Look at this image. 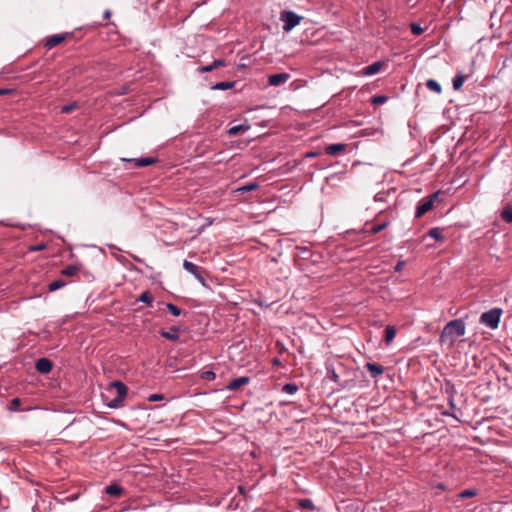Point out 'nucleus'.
Masks as SVG:
<instances>
[{
	"label": "nucleus",
	"mask_w": 512,
	"mask_h": 512,
	"mask_svg": "<svg viewBox=\"0 0 512 512\" xmlns=\"http://www.w3.org/2000/svg\"><path fill=\"white\" fill-rule=\"evenodd\" d=\"M116 391L117 395L107 401V406L112 409H117L123 406L124 399L127 395V387L120 381H114L107 389V393Z\"/></svg>",
	"instance_id": "f257e3e1"
},
{
	"label": "nucleus",
	"mask_w": 512,
	"mask_h": 512,
	"mask_svg": "<svg viewBox=\"0 0 512 512\" xmlns=\"http://www.w3.org/2000/svg\"><path fill=\"white\" fill-rule=\"evenodd\" d=\"M465 334V323L461 319H455L448 322L442 332H441V341H445L448 338L452 337H460Z\"/></svg>",
	"instance_id": "f03ea898"
},
{
	"label": "nucleus",
	"mask_w": 512,
	"mask_h": 512,
	"mask_svg": "<svg viewBox=\"0 0 512 512\" xmlns=\"http://www.w3.org/2000/svg\"><path fill=\"white\" fill-rule=\"evenodd\" d=\"M501 315L502 309L492 308L489 311H486L481 314L480 323L489 327L490 329H496L498 328Z\"/></svg>",
	"instance_id": "7ed1b4c3"
},
{
	"label": "nucleus",
	"mask_w": 512,
	"mask_h": 512,
	"mask_svg": "<svg viewBox=\"0 0 512 512\" xmlns=\"http://www.w3.org/2000/svg\"><path fill=\"white\" fill-rule=\"evenodd\" d=\"M302 19V16L290 10H283L280 13V21L283 22L282 28L284 32H290L293 30L297 25L300 24Z\"/></svg>",
	"instance_id": "20e7f679"
},
{
	"label": "nucleus",
	"mask_w": 512,
	"mask_h": 512,
	"mask_svg": "<svg viewBox=\"0 0 512 512\" xmlns=\"http://www.w3.org/2000/svg\"><path fill=\"white\" fill-rule=\"evenodd\" d=\"M439 194L440 192L437 191L432 193L428 197L421 199L416 207L415 217L421 218L424 214L430 211L433 208L435 200L439 198Z\"/></svg>",
	"instance_id": "39448f33"
},
{
	"label": "nucleus",
	"mask_w": 512,
	"mask_h": 512,
	"mask_svg": "<svg viewBox=\"0 0 512 512\" xmlns=\"http://www.w3.org/2000/svg\"><path fill=\"white\" fill-rule=\"evenodd\" d=\"M183 268L188 273L192 274L203 286H205V278L203 277V269L194 263L184 260L183 262Z\"/></svg>",
	"instance_id": "423d86ee"
},
{
	"label": "nucleus",
	"mask_w": 512,
	"mask_h": 512,
	"mask_svg": "<svg viewBox=\"0 0 512 512\" xmlns=\"http://www.w3.org/2000/svg\"><path fill=\"white\" fill-rule=\"evenodd\" d=\"M383 66L382 61H376L367 67H363L357 71H354L355 76H372L377 74Z\"/></svg>",
	"instance_id": "0eeeda50"
},
{
	"label": "nucleus",
	"mask_w": 512,
	"mask_h": 512,
	"mask_svg": "<svg viewBox=\"0 0 512 512\" xmlns=\"http://www.w3.org/2000/svg\"><path fill=\"white\" fill-rule=\"evenodd\" d=\"M290 79V75L288 73H277L270 75L268 77V84L270 86H280L284 83H286Z\"/></svg>",
	"instance_id": "6e6552de"
},
{
	"label": "nucleus",
	"mask_w": 512,
	"mask_h": 512,
	"mask_svg": "<svg viewBox=\"0 0 512 512\" xmlns=\"http://www.w3.org/2000/svg\"><path fill=\"white\" fill-rule=\"evenodd\" d=\"M122 161L133 162L136 167H145L155 164L158 159L156 157H142V158H122Z\"/></svg>",
	"instance_id": "1a4fd4ad"
},
{
	"label": "nucleus",
	"mask_w": 512,
	"mask_h": 512,
	"mask_svg": "<svg viewBox=\"0 0 512 512\" xmlns=\"http://www.w3.org/2000/svg\"><path fill=\"white\" fill-rule=\"evenodd\" d=\"M53 364L48 358H39L35 363L38 372L46 374L52 370Z\"/></svg>",
	"instance_id": "9d476101"
},
{
	"label": "nucleus",
	"mask_w": 512,
	"mask_h": 512,
	"mask_svg": "<svg viewBox=\"0 0 512 512\" xmlns=\"http://www.w3.org/2000/svg\"><path fill=\"white\" fill-rule=\"evenodd\" d=\"M249 382H250V378L247 376L238 377V378H235L232 381H230L229 384L226 386V389L231 390V391L237 390L241 386L246 385Z\"/></svg>",
	"instance_id": "9b49d317"
},
{
	"label": "nucleus",
	"mask_w": 512,
	"mask_h": 512,
	"mask_svg": "<svg viewBox=\"0 0 512 512\" xmlns=\"http://www.w3.org/2000/svg\"><path fill=\"white\" fill-rule=\"evenodd\" d=\"M179 330L180 328L177 326H173L169 331L161 330L160 335L170 341H178L179 340Z\"/></svg>",
	"instance_id": "f8f14e48"
},
{
	"label": "nucleus",
	"mask_w": 512,
	"mask_h": 512,
	"mask_svg": "<svg viewBox=\"0 0 512 512\" xmlns=\"http://www.w3.org/2000/svg\"><path fill=\"white\" fill-rule=\"evenodd\" d=\"M365 367L370 372V374L373 378H377L379 375L383 374V372H384L383 367L376 363L368 362V363H366Z\"/></svg>",
	"instance_id": "ddd939ff"
},
{
	"label": "nucleus",
	"mask_w": 512,
	"mask_h": 512,
	"mask_svg": "<svg viewBox=\"0 0 512 512\" xmlns=\"http://www.w3.org/2000/svg\"><path fill=\"white\" fill-rule=\"evenodd\" d=\"M65 39L64 35L55 34L47 38L45 42V47L51 49L56 45L60 44Z\"/></svg>",
	"instance_id": "4468645a"
},
{
	"label": "nucleus",
	"mask_w": 512,
	"mask_h": 512,
	"mask_svg": "<svg viewBox=\"0 0 512 512\" xmlns=\"http://www.w3.org/2000/svg\"><path fill=\"white\" fill-rule=\"evenodd\" d=\"M123 492V488L117 484L113 483L106 487V493L113 497H119Z\"/></svg>",
	"instance_id": "2eb2a0df"
},
{
	"label": "nucleus",
	"mask_w": 512,
	"mask_h": 512,
	"mask_svg": "<svg viewBox=\"0 0 512 512\" xmlns=\"http://www.w3.org/2000/svg\"><path fill=\"white\" fill-rule=\"evenodd\" d=\"M396 332L397 331H396V328L394 326H392V325H387L386 326V328H385V343L387 345H389L393 341V339H394V337L396 335Z\"/></svg>",
	"instance_id": "dca6fc26"
},
{
	"label": "nucleus",
	"mask_w": 512,
	"mask_h": 512,
	"mask_svg": "<svg viewBox=\"0 0 512 512\" xmlns=\"http://www.w3.org/2000/svg\"><path fill=\"white\" fill-rule=\"evenodd\" d=\"M234 86H235L234 81H223V82L215 83L211 87V89H213V90H229V89H232Z\"/></svg>",
	"instance_id": "f3484780"
},
{
	"label": "nucleus",
	"mask_w": 512,
	"mask_h": 512,
	"mask_svg": "<svg viewBox=\"0 0 512 512\" xmlns=\"http://www.w3.org/2000/svg\"><path fill=\"white\" fill-rule=\"evenodd\" d=\"M442 231H443V229H442V228H440V227H434V228H431V229L428 231L427 235H428L429 237H431V238H433V239L437 240V241L442 242V241H444V237L442 236Z\"/></svg>",
	"instance_id": "a211bd4d"
},
{
	"label": "nucleus",
	"mask_w": 512,
	"mask_h": 512,
	"mask_svg": "<svg viewBox=\"0 0 512 512\" xmlns=\"http://www.w3.org/2000/svg\"><path fill=\"white\" fill-rule=\"evenodd\" d=\"M345 146H346L345 144H341V143L329 145L328 147H326V154L335 155L338 152L344 150Z\"/></svg>",
	"instance_id": "6ab92c4d"
},
{
	"label": "nucleus",
	"mask_w": 512,
	"mask_h": 512,
	"mask_svg": "<svg viewBox=\"0 0 512 512\" xmlns=\"http://www.w3.org/2000/svg\"><path fill=\"white\" fill-rule=\"evenodd\" d=\"M465 76L462 73H458L454 76L452 80V86L454 90H459L465 81Z\"/></svg>",
	"instance_id": "aec40b11"
},
{
	"label": "nucleus",
	"mask_w": 512,
	"mask_h": 512,
	"mask_svg": "<svg viewBox=\"0 0 512 512\" xmlns=\"http://www.w3.org/2000/svg\"><path fill=\"white\" fill-rule=\"evenodd\" d=\"M78 271L79 267L77 265L71 264L63 268L61 274L67 277H71L74 276Z\"/></svg>",
	"instance_id": "412c9836"
},
{
	"label": "nucleus",
	"mask_w": 512,
	"mask_h": 512,
	"mask_svg": "<svg viewBox=\"0 0 512 512\" xmlns=\"http://www.w3.org/2000/svg\"><path fill=\"white\" fill-rule=\"evenodd\" d=\"M426 87L429 90H431L435 93H438V94L441 93V91H442L441 85L434 79L427 80Z\"/></svg>",
	"instance_id": "4be33fe9"
},
{
	"label": "nucleus",
	"mask_w": 512,
	"mask_h": 512,
	"mask_svg": "<svg viewBox=\"0 0 512 512\" xmlns=\"http://www.w3.org/2000/svg\"><path fill=\"white\" fill-rule=\"evenodd\" d=\"M259 187V184L256 182H251L246 185H243L237 189L238 192L247 193L256 190Z\"/></svg>",
	"instance_id": "5701e85b"
},
{
	"label": "nucleus",
	"mask_w": 512,
	"mask_h": 512,
	"mask_svg": "<svg viewBox=\"0 0 512 512\" xmlns=\"http://www.w3.org/2000/svg\"><path fill=\"white\" fill-rule=\"evenodd\" d=\"M138 301L143 302V303L147 304L148 306L152 307L153 297L148 291H144L139 296Z\"/></svg>",
	"instance_id": "b1692460"
},
{
	"label": "nucleus",
	"mask_w": 512,
	"mask_h": 512,
	"mask_svg": "<svg viewBox=\"0 0 512 512\" xmlns=\"http://www.w3.org/2000/svg\"><path fill=\"white\" fill-rule=\"evenodd\" d=\"M299 507L302 509L315 510V505L311 499L304 498L299 501Z\"/></svg>",
	"instance_id": "393cba45"
},
{
	"label": "nucleus",
	"mask_w": 512,
	"mask_h": 512,
	"mask_svg": "<svg viewBox=\"0 0 512 512\" xmlns=\"http://www.w3.org/2000/svg\"><path fill=\"white\" fill-rule=\"evenodd\" d=\"M502 219L507 223H512V206H506L501 212Z\"/></svg>",
	"instance_id": "a878e982"
},
{
	"label": "nucleus",
	"mask_w": 512,
	"mask_h": 512,
	"mask_svg": "<svg viewBox=\"0 0 512 512\" xmlns=\"http://www.w3.org/2000/svg\"><path fill=\"white\" fill-rule=\"evenodd\" d=\"M388 225H389V221H384V222L379 223V224H373V225L370 226L369 231L372 234H376V233L382 231L383 229H385Z\"/></svg>",
	"instance_id": "bb28decb"
},
{
	"label": "nucleus",
	"mask_w": 512,
	"mask_h": 512,
	"mask_svg": "<svg viewBox=\"0 0 512 512\" xmlns=\"http://www.w3.org/2000/svg\"><path fill=\"white\" fill-rule=\"evenodd\" d=\"M297 391H298V386L294 383H287V384L283 385V387H282V392L289 394V395H292V394L296 393Z\"/></svg>",
	"instance_id": "cd10ccee"
},
{
	"label": "nucleus",
	"mask_w": 512,
	"mask_h": 512,
	"mask_svg": "<svg viewBox=\"0 0 512 512\" xmlns=\"http://www.w3.org/2000/svg\"><path fill=\"white\" fill-rule=\"evenodd\" d=\"M65 285H66V283L63 280L57 279V280H54L51 283H49L48 289H49V291H56V290L64 287Z\"/></svg>",
	"instance_id": "c85d7f7f"
},
{
	"label": "nucleus",
	"mask_w": 512,
	"mask_h": 512,
	"mask_svg": "<svg viewBox=\"0 0 512 512\" xmlns=\"http://www.w3.org/2000/svg\"><path fill=\"white\" fill-rule=\"evenodd\" d=\"M166 308L173 316L177 317L181 315V309L173 303H166Z\"/></svg>",
	"instance_id": "c756f323"
},
{
	"label": "nucleus",
	"mask_w": 512,
	"mask_h": 512,
	"mask_svg": "<svg viewBox=\"0 0 512 512\" xmlns=\"http://www.w3.org/2000/svg\"><path fill=\"white\" fill-rule=\"evenodd\" d=\"M411 33L415 36H419L424 32V29L421 27L418 23H411L410 24Z\"/></svg>",
	"instance_id": "7c9ffc66"
},
{
	"label": "nucleus",
	"mask_w": 512,
	"mask_h": 512,
	"mask_svg": "<svg viewBox=\"0 0 512 512\" xmlns=\"http://www.w3.org/2000/svg\"><path fill=\"white\" fill-rule=\"evenodd\" d=\"M388 97L385 95H376L371 98V102L374 105L384 104L387 102Z\"/></svg>",
	"instance_id": "2f4dec72"
},
{
	"label": "nucleus",
	"mask_w": 512,
	"mask_h": 512,
	"mask_svg": "<svg viewBox=\"0 0 512 512\" xmlns=\"http://www.w3.org/2000/svg\"><path fill=\"white\" fill-rule=\"evenodd\" d=\"M201 378L206 381H212L216 378V374L212 370L203 371Z\"/></svg>",
	"instance_id": "473e14b6"
},
{
	"label": "nucleus",
	"mask_w": 512,
	"mask_h": 512,
	"mask_svg": "<svg viewBox=\"0 0 512 512\" xmlns=\"http://www.w3.org/2000/svg\"><path fill=\"white\" fill-rule=\"evenodd\" d=\"M21 405V401L19 398H13L10 402L9 409L11 411L18 410L19 406Z\"/></svg>",
	"instance_id": "72a5a7b5"
},
{
	"label": "nucleus",
	"mask_w": 512,
	"mask_h": 512,
	"mask_svg": "<svg viewBox=\"0 0 512 512\" xmlns=\"http://www.w3.org/2000/svg\"><path fill=\"white\" fill-rule=\"evenodd\" d=\"M475 495H476V491L475 490L466 489V490L462 491L459 496L461 498H468V497H473Z\"/></svg>",
	"instance_id": "f704fd0d"
},
{
	"label": "nucleus",
	"mask_w": 512,
	"mask_h": 512,
	"mask_svg": "<svg viewBox=\"0 0 512 512\" xmlns=\"http://www.w3.org/2000/svg\"><path fill=\"white\" fill-rule=\"evenodd\" d=\"M224 66H226V61L223 60V59H215L212 62L213 70L216 69V68H219V67H224Z\"/></svg>",
	"instance_id": "c9c22d12"
},
{
	"label": "nucleus",
	"mask_w": 512,
	"mask_h": 512,
	"mask_svg": "<svg viewBox=\"0 0 512 512\" xmlns=\"http://www.w3.org/2000/svg\"><path fill=\"white\" fill-rule=\"evenodd\" d=\"M244 130L242 125H236L228 130L230 135H237L240 131Z\"/></svg>",
	"instance_id": "e433bc0d"
},
{
	"label": "nucleus",
	"mask_w": 512,
	"mask_h": 512,
	"mask_svg": "<svg viewBox=\"0 0 512 512\" xmlns=\"http://www.w3.org/2000/svg\"><path fill=\"white\" fill-rule=\"evenodd\" d=\"M75 107H76V104H75V103H71V104H68V105H64V106L61 108V111H62L63 113H69V112H71Z\"/></svg>",
	"instance_id": "4c0bfd02"
},
{
	"label": "nucleus",
	"mask_w": 512,
	"mask_h": 512,
	"mask_svg": "<svg viewBox=\"0 0 512 512\" xmlns=\"http://www.w3.org/2000/svg\"><path fill=\"white\" fill-rule=\"evenodd\" d=\"M164 396L162 394H151L148 397V400L151 402L162 400Z\"/></svg>",
	"instance_id": "58836bf2"
},
{
	"label": "nucleus",
	"mask_w": 512,
	"mask_h": 512,
	"mask_svg": "<svg viewBox=\"0 0 512 512\" xmlns=\"http://www.w3.org/2000/svg\"><path fill=\"white\" fill-rule=\"evenodd\" d=\"M212 70H213L212 64L206 65V66H201V67L198 68V71L200 73H206V72H210Z\"/></svg>",
	"instance_id": "ea45409f"
},
{
	"label": "nucleus",
	"mask_w": 512,
	"mask_h": 512,
	"mask_svg": "<svg viewBox=\"0 0 512 512\" xmlns=\"http://www.w3.org/2000/svg\"><path fill=\"white\" fill-rule=\"evenodd\" d=\"M43 249H45V245L44 244H39V245H36V246L31 248L32 251H41Z\"/></svg>",
	"instance_id": "a19ab883"
},
{
	"label": "nucleus",
	"mask_w": 512,
	"mask_h": 512,
	"mask_svg": "<svg viewBox=\"0 0 512 512\" xmlns=\"http://www.w3.org/2000/svg\"><path fill=\"white\" fill-rule=\"evenodd\" d=\"M374 200L375 201H384V194L383 193L376 194L374 197Z\"/></svg>",
	"instance_id": "79ce46f5"
},
{
	"label": "nucleus",
	"mask_w": 512,
	"mask_h": 512,
	"mask_svg": "<svg viewBox=\"0 0 512 512\" xmlns=\"http://www.w3.org/2000/svg\"><path fill=\"white\" fill-rule=\"evenodd\" d=\"M112 13L109 9H106L103 13V18L104 19H109L111 17Z\"/></svg>",
	"instance_id": "37998d69"
},
{
	"label": "nucleus",
	"mask_w": 512,
	"mask_h": 512,
	"mask_svg": "<svg viewBox=\"0 0 512 512\" xmlns=\"http://www.w3.org/2000/svg\"><path fill=\"white\" fill-rule=\"evenodd\" d=\"M403 265H404L403 261L398 262L395 266V271H400L402 269Z\"/></svg>",
	"instance_id": "c03bdc74"
},
{
	"label": "nucleus",
	"mask_w": 512,
	"mask_h": 512,
	"mask_svg": "<svg viewBox=\"0 0 512 512\" xmlns=\"http://www.w3.org/2000/svg\"><path fill=\"white\" fill-rule=\"evenodd\" d=\"M449 406L452 408V409H455L456 408V405L454 403V399L453 397H450L449 398Z\"/></svg>",
	"instance_id": "a18cd8bd"
},
{
	"label": "nucleus",
	"mask_w": 512,
	"mask_h": 512,
	"mask_svg": "<svg viewBox=\"0 0 512 512\" xmlns=\"http://www.w3.org/2000/svg\"><path fill=\"white\" fill-rule=\"evenodd\" d=\"M443 415L445 416H451V417H454L455 419L459 420L454 414H451L449 412H443Z\"/></svg>",
	"instance_id": "49530a36"
},
{
	"label": "nucleus",
	"mask_w": 512,
	"mask_h": 512,
	"mask_svg": "<svg viewBox=\"0 0 512 512\" xmlns=\"http://www.w3.org/2000/svg\"><path fill=\"white\" fill-rule=\"evenodd\" d=\"M360 135H363V130L354 132V136H360Z\"/></svg>",
	"instance_id": "de8ad7c7"
},
{
	"label": "nucleus",
	"mask_w": 512,
	"mask_h": 512,
	"mask_svg": "<svg viewBox=\"0 0 512 512\" xmlns=\"http://www.w3.org/2000/svg\"><path fill=\"white\" fill-rule=\"evenodd\" d=\"M6 93H7V90H5V89H0V95H4V94H6Z\"/></svg>",
	"instance_id": "09e8293b"
},
{
	"label": "nucleus",
	"mask_w": 512,
	"mask_h": 512,
	"mask_svg": "<svg viewBox=\"0 0 512 512\" xmlns=\"http://www.w3.org/2000/svg\"><path fill=\"white\" fill-rule=\"evenodd\" d=\"M238 489H239V492H240L241 494H243V493H244V488H243L242 486H239V487H238Z\"/></svg>",
	"instance_id": "8fccbe9b"
},
{
	"label": "nucleus",
	"mask_w": 512,
	"mask_h": 512,
	"mask_svg": "<svg viewBox=\"0 0 512 512\" xmlns=\"http://www.w3.org/2000/svg\"><path fill=\"white\" fill-rule=\"evenodd\" d=\"M315 154L314 153H308L307 156L308 157H313Z\"/></svg>",
	"instance_id": "3c124183"
},
{
	"label": "nucleus",
	"mask_w": 512,
	"mask_h": 512,
	"mask_svg": "<svg viewBox=\"0 0 512 512\" xmlns=\"http://www.w3.org/2000/svg\"><path fill=\"white\" fill-rule=\"evenodd\" d=\"M137 262H141V260L137 257L134 258Z\"/></svg>",
	"instance_id": "603ef678"
}]
</instances>
